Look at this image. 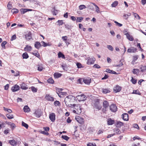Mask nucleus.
<instances>
[{
	"label": "nucleus",
	"instance_id": "28",
	"mask_svg": "<svg viewBox=\"0 0 146 146\" xmlns=\"http://www.w3.org/2000/svg\"><path fill=\"white\" fill-rule=\"evenodd\" d=\"M58 56L59 58H62L65 59V57L64 55L62 53L60 52H59L58 54Z\"/></svg>",
	"mask_w": 146,
	"mask_h": 146
},
{
	"label": "nucleus",
	"instance_id": "43",
	"mask_svg": "<svg viewBox=\"0 0 146 146\" xmlns=\"http://www.w3.org/2000/svg\"><path fill=\"white\" fill-rule=\"evenodd\" d=\"M54 105L56 106H60V104L59 101H56L54 102Z\"/></svg>",
	"mask_w": 146,
	"mask_h": 146
},
{
	"label": "nucleus",
	"instance_id": "55",
	"mask_svg": "<svg viewBox=\"0 0 146 146\" xmlns=\"http://www.w3.org/2000/svg\"><path fill=\"white\" fill-rule=\"evenodd\" d=\"M107 48L109 50H111V51H113V47L110 45H108L107 46Z\"/></svg>",
	"mask_w": 146,
	"mask_h": 146
},
{
	"label": "nucleus",
	"instance_id": "22",
	"mask_svg": "<svg viewBox=\"0 0 146 146\" xmlns=\"http://www.w3.org/2000/svg\"><path fill=\"white\" fill-rule=\"evenodd\" d=\"M106 71L108 73L111 74H117V73L115 71L112 70H110V69H108V68L106 69Z\"/></svg>",
	"mask_w": 146,
	"mask_h": 146
},
{
	"label": "nucleus",
	"instance_id": "54",
	"mask_svg": "<svg viewBox=\"0 0 146 146\" xmlns=\"http://www.w3.org/2000/svg\"><path fill=\"white\" fill-rule=\"evenodd\" d=\"M120 63L119 64H117L115 65V66L116 67H119L122 66L123 65V63L122 62H121V60L120 61Z\"/></svg>",
	"mask_w": 146,
	"mask_h": 146
},
{
	"label": "nucleus",
	"instance_id": "2",
	"mask_svg": "<svg viewBox=\"0 0 146 146\" xmlns=\"http://www.w3.org/2000/svg\"><path fill=\"white\" fill-rule=\"evenodd\" d=\"M76 110H74L73 112L78 114H80L82 112V108L81 106L79 105L75 106Z\"/></svg>",
	"mask_w": 146,
	"mask_h": 146
},
{
	"label": "nucleus",
	"instance_id": "6",
	"mask_svg": "<svg viewBox=\"0 0 146 146\" xmlns=\"http://www.w3.org/2000/svg\"><path fill=\"white\" fill-rule=\"evenodd\" d=\"M121 90V88L118 85H116L113 89V92L115 93L119 92Z\"/></svg>",
	"mask_w": 146,
	"mask_h": 146
},
{
	"label": "nucleus",
	"instance_id": "33",
	"mask_svg": "<svg viewBox=\"0 0 146 146\" xmlns=\"http://www.w3.org/2000/svg\"><path fill=\"white\" fill-rule=\"evenodd\" d=\"M132 94H135L139 95H141V93L139 92V90H134L133 91V92L132 93Z\"/></svg>",
	"mask_w": 146,
	"mask_h": 146
},
{
	"label": "nucleus",
	"instance_id": "9",
	"mask_svg": "<svg viewBox=\"0 0 146 146\" xmlns=\"http://www.w3.org/2000/svg\"><path fill=\"white\" fill-rule=\"evenodd\" d=\"M20 89L19 86L17 84H15L12 87L11 90L13 92H14L18 91Z\"/></svg>",
	"mask_w": 146,
	"mask_h": 146
},
{
	"label": "nucleus",
	"instance_id": "8",
	"mask_svg": "<svg viewBox=\"0 0 146 146\" xmlns=\"http://www.w3.org/2000/svg\"><path fill=\"white\" fill-rule=\"evenodd\" d=\"M110 109L111 111L115 112L117 110V108L115 104H112L110 106Z\"/></svg>",
	"mask_w": 146,
	"mask_h": 146
},
{
	"label": "nucleus",
	"instance_id": "48",
	"mask_svg": "<svg viewBox=\"0 0 146 146\" xmlns=\"http://www.w3.org/2000/svg\"><path fill=\"white\" fill-rule=\"evenodd\" d=\"M22 125L23 126L25 127L26 129H27L28 127V125L24 122L23 121H22Z\"/></svg>",
	"mask_w": 146,
	"mask_h": 146
},
{
	"label": "nucleus",
	"instance_id": "39",
	"mask_svg": "<svg viewBox=\"0 0 146 146\" xmlns=\"http://www.w3.org/2000/svg\"><path fill=\"white\" fill-rule=\"evenodd\" d=\"M83 19V18L82 17H78L76 19V22H81Z\"/></svg>",
	"mask_w": 146,
	"mask_h": 146
},
{
	"label": "nucleus",
	"instance_id": "46",
	"mask_svg": "<svg viewBox=\"0 0 146 146\" xmlns=\"http://www.w3.org/2000/svg\"><path fill=\"white\" fill-rule=\"evenodd\" d=\"M79 8L80 10H82L86 8L85 5H80L79 6Z\"/></svg>",
	"mask_w": 146,
	"mask_h": 146
},
{
	"label": "nucleus",
	"instance_id": "45",
	"mask_svg": "<svg viewBox=\"0 0 146 146\" xmlns=\"http://www.w3.org/2000/svg\"><path fill=\"white\" fill-rule=\"evenodd\" d=\"M6 116L9 119H13L14 117L13 115H11L9 113L7 114Z\"/></svg>",
	"mask_w": 146,
	"mask_h": 146
},
{
	"label": "nucleus",
	"instance_id": "32",
	"mask_svg": "<svg viewBox=\"0 0 146 146\" xmlns=\"http://www.w3.org/2000/svg\"><path fill=\"white\" fill-rule=\"evenodd\" d=\"M102 92L104 94H107L108 93L110 92V89H102Z\"/></svg>",
	"mask_w": 146,
	"mask_h": 146
},
{
	"label": "nucleus",
	"instance_id": "17",
	"mask_svg": "<svg viewBox=\"0 0 146 146\" xmlns=\"http://www.w3.org/2000/svg\"><path fill=\"white\" fill-rule=\"evenodd\" d=\"M107 123L108 125H112L114 123L115 121L111 118H109L108 119Z\"/></svg>",
	"mask_w": 146,
	"mask_h": 146
},
{
	"label": "nucleus",
	"instance_id": "63",
	"mask_svg": "<svg viewBox=\"0 0 146 146\" xmlns=\"http://www.w3.org/2000/svg\"><path fill=\"white\" fill-rule=\"evenodd\" d=\"M16 38V36L15 35H13L11 37V40L13 41L14 40H15Z\"/></svg>",
	"mask_w": 146,
	"mask_h": 146
},
{
	"label": "nucleus",
	"instance_id": "12",
	"mask_svg": "<svg viewBox=\"0 0 146 146\" xmlns=\"http://www.w3.org/2000/svg\"><path fill=\"white\" fill-rule=\"evenodd\" d=\"M31 33L29 32L25 35L26 39L27 40H30L32 38Z\"/></svg>",
	"mask_w": 146,
	"mask_h": 146
},
{
	"label": "nucleus",
	"instance_id": "16",
	"mask_svg": "<svg viewBox=\"0 0 146 146\" xmlns=\"http://www.w3.org/2000/svg\"><path fill=\"white\" fill-rule=\"evenodd\" d=\"M31 11V9H27L22 8L20 9V11L21 14H24L28 11Z\"/></svg>",
	"mask_w": 146,
	"mask_h": 146
},
{
	"label": "nucleus",
	"instance_id": "35",
	"mask_svg": "<svg viewBox=\"0 0 146 146\" xmlns=\"http://www.w3.org/2000/svg\"><path fill=\"white\" fill-rule=\"evenodd\" d=\"M38 70L40 71H42L43 69L42 65H37Z\"/></svg>",
	"mask_w": 146,
	"mask_h": 146
},
{
	"label": "nucleus",
	"instance_id": "23",
	"mask_svg": "<svg viewBox=\"0 0 146 146\" xmlns=\"http://www.w3.org/2000/svg\"><path fill=\"white\" fill-rule=\"evenodd\" d=\"M62 89H58V93L57 92V94H58L60 98L61 97V95H64L65 94L64 92H61V91H62Z\"/></svg>",
	"mask_w": 146,
	"mask_h": 146
},
{
	"label": "nucleus",
	"instance_id": "44",
	"mask_svg": "<svg viewBox=\"0 0 146 146\" xmlns=\"http://www.w3.org/2000/svg\"><path fill=\"white\" fill-rule=\"evenodd\" d=\"M47 81L48 83L52 84H53L54 82V80L52 78H50L48 79Z\"/></svg>",
	"mask_w": 146,
	"mask_h": 146
},
{
	"label": "nucleus",
	"instance_id": "64",
	"mask_svg": "<svg viewBox=\"0 0 146 146\" xmlns=\"http://www.w3.org/2000/svg\"><path fill=\"white\" fill-rule=\"evenodd\" d=\"M93 67L97 68H100L101 67L98 65L97 64H94Z\"/></svg>",
	"mask_w": 146,
	"mask_h": 146
},
{
	"label": "nucleus",
	"instance_id": "47",
	"mask_svg": "<svg viewBox=\"0 0 146 146\" xmlns=\"http://www.w3.org/2000/svg\"><path fill=\"white\" fill-rule=\"evenodd\" d=\"M133 15L136 18L139 19H140V17L136 13H133Z\"/></svg>",
	"mask_w": 146,
	"mask_h": 146
},
{
	"label": "nucleus",
	"instance_id": "61",
	"mask_svg": "<svg viewBox=\"0 0 146 146\" xmlns=\"http://www.w3.org/2000/svg\"><path fill=\"white\" fill-rule=\"evenodd\" d=\"M65 28L67 29H71V26L68 25H65Z\"/></svg>",
	"mask_w": 146,
	"mask_h": 146
},
{
	"label": "nucleus",
	"instance_id": "58",
	"mask_svg": "<svg viewBox=\"0 0 146 146\" xmlns=\"http://www.w3.org/2000/svg\"><path fill=\"white\" fill-rule=\"evenodd\" d=\"M76 65L78 68H80L82 67V65L80 63L77 62L76 63Z\"/></svg>",
	"mask_w": 146,
	"mask_h": 146
},
{
	"label": "nucleus",
	"instance_id": "20",
	"mask_svg": "<svg viewBox=\"0 0 146 146\" xmlns=\"http://www.w3.org/2000/svg\"><path fill=\"white\" fill-rule=\"evenodd\" d=\"M109 106V103L106 100L104 101L103 102V106L104 108H106Z\"/></svg>",
	"mask_w": 146,
	"mask_h": 146
},
{
	"label": "nucleus",
	"instance_id": "34",
	"mask_svg": "<svg viewBox=\"0 0 146 146\" xmlns=\"http://www.w3.org/2000/svg\"><path fill=\"white\" fill-rule=\"evenodd\" d=\"M83 81L85 84H89L91 82V80L89 79H83Z\"/></svg>",
	"mask_w": 146,
	"mask_h": 146
},
{
	"label": "nucleus",
	"instance_id": "18",
	"mask_svg": "<svg viewBox=\"0 0 146 146\" xmlns=\"http://www.w3.org/2000/svg\"><path fill=\"white\" fill-rule=\"evenodd\" d=\"M96 103L94 104V107L98 109H100V107H99L98 104H99V100L98 99H97L95 100Z\"/></svg>",
	"mask_w": 146,
	"mask_h": 146
},
{
	"label": "nucleus",
	"instance_id": "60",
	"mask_svg": "<svg viewBox=\"0 0 146 146\" xmlns=\"http://www.w3.org/2000/svg\"><path fill=\"white\" fill-rule=\"evenodd\" d=\"M87 146H96V144L95 143L93 144L91 143H89L87 144Z\"/></svg>",
	"mask_w": 146,
	"mask_h": 146
},
{
	"label": "nucleus",
	"instance_id": "3",
	"mask_svg": "<svg viewBox=\"0 0 146 146\" xmlns=\"http://www.w3.org/2000/svg\"><path fill=\"white\" fill-rule=\"evenodd\" d=\"M71 97V96H69L68 97H67L65 98L64 100L65 104L67 106L69 107H71L72 106H73V107L75 106H76V104H69L68 102V101H70L71 100V98L70 97Z\"/></svg>",
	"mask_w": 146,
	"mask_h": 146
},
{
	"label": "nucleus",
	"instance_id": "30",
	"mask_svg": "<svg viewBox=\"0 0 146 146\" xmlns=\"http://www.w3.org/2000/svg\"><path fill=\"white\" fill-rule=\"evenodd\" d=\"M77 121L81 124H83L84 121L83 119L81 118L76 119Z\"/></svg>",
	"mask_w": 146,
	"mask_h": 146
},
{
	"label": "nucleus",
	"instance_id": "27",
	"mask_svg": "<svg viewBox=\"0 0 146 146\" xmlns=\"http://www.w3.org/2000/svg\"><path fill=\"white\" fill-rule=\"evenodd\" d=\"M62 74L58 72H56L54 73V77L56 78H59L61 76Z\"/></svg>",
	"mask_w": 146,
	"mask_h": 146
},
{
	"label": "nucleus",
	"instance_id": "26",
	"mask_svg": "<svg viewBox=\"0 0 146 146\" xmlns=\"http://www.w3.org/2000/svg\"><path fill=\"white\" fill-rule=\"evenodd\" d=\"M124 125V123L121 121H118L117 122L116 127H120L121 126Z\"/></svg>",
	"mask_w": 146,
	"mask_h": 146
},
{
	"label": "nucleus",
	"instance_id": "37",
	"mask_svg": "<svg viewBox=\"0 0 146 146\" xmlns=\"http://www.w3.org/2000/svg\"><path fill=\"white\" fill-rule=\"evenodd\" d=\"M33 54L36 56V57L39 58L40 56V55L38 52H32L31 53Z\"/></svg>",
	"mask_w": 146,
	"mask_h": 146
},
{
	"label": "nucleus",
	"instance_id": "31",
	"mask_svg": "<svg viewBox=\"0 0 146 146\" xmlns=\"http://www.w3.org/2000/svg\"><path fill=\"white\" fill-rule=\"evenodd\" d=\"M22 57L23 59H27L29 58V56L27 53L25 52L23 54Z\"/></svg>",
	"mask_w": 146,
	"mask_h": 146
},
{
	"label": "nucleus",
	"instance_id": "53",
	"mask_svg": "<svg viewBox=\"0 0 146 146\" xmlns=\"http://www.w3.org/2000/svg\"><path fill=\"white\" fill-rule=\"evenodd\" d=\"M114 131H115L116 133L119 134L120 133V130L118 128H116L114 129Z\"/></svg>",
	"mask_w": 146,
	"mask_h": 146
},
{
	"label": "nucleus",
	"instance_id": "49",
	"mask_svg": "<svg viewBox=\"0 0 146 146\" xmlns=\"http://www.w3.org/2000/svg\"><path fill=\"white\" fill-rule=\"evenodd\" d=\"M131 81L133 84H135L137 82V80L134 79L133 77H132Z\"/></svg>",
	"mask_w": 146,
	"mask_h": 146
},
{
	"label": "nucleus",
	"instance_id": "41",
	"mask_svg": "<svg viewBox=\"0 0 146 146\" xmlns=\"http://www.w3.org/2000/svg\"><path fill=\"white\" fill-rule=\"evenodd\" d=\"M131 13H128L127 14H124L123 15V17H125V19L127 20L128 18V17L131 16Z\"/></svg>",
	"mask_w": 146,
	"mask_h": 146
},
{
	"label": "nucleus",
	"instance_id": "14",
	"mask_svg": "<svg viewBox=\"0 0 146 146\" xmlns=\"http://www.w3.org/2000/svg\"><path fill=\"white\" fill-rule=\"evenodd\" d=\"M46 99L48 101H54V98L51 96L49 95L46 94L45 97Z\"/></svg>",
	"mask_w": 146,
	"mask_h": 146
},
{
	"label": "nucleus",
	"instance_id": "10",
	"mask_svg": "<svg viewBox=\"0 0 146 146\" xmlns=\"http://www.w3.org/2000/svg\"><path fill=\"white\" fill-rule=\"evenodd\" d=\"M49 118L52 122H54L55 120V113H52L50 114Z\"/></svg>",
	"mask_w": 146,
	"mask_h": 146
},
{
	"label": "nucleus",
	"instance_id": "29",
	"mask_svg": "<svg viewBox=\"0 0 146 146\" xmlns=\"http://www.w3.org/2000/svg\"><path fill=\"white\" fill-rule=\"evenodd\" d=\"M24 111L25 112H28L30 111V109L27 106H25L23 108Z\"/></svg>",
	"mask_w": 146,
	"mask_h": 146
},
{
	"label": "nucleus",
	"instance_id": "36",
	"mask_svg": "<svg viewBox=\"0 0 146 146\" xmlns=\"http://www.w3.org/2000/svg\"><path fill=\"white\" fill-rule=\"evenodd\" d=\"M132 72L134 74H137V73L139 72V70L138 69L134 68Z\"/></svg>",
	"mask_w": 146,
	"mask_h": 146
},
{
	"label": "nucleus",
	"instance_id": "56",
	"mask_svg": "<svg viewBox=\"0 0 146 146\" xmlns=\"http://www.w3.org/2000/svg\"><path fill=\"white\" fill-rule=\"evenodd\" d=\"M138 57L137 56H134L133 57V60L131 62V63H132V62H135V61L137 60L138 59Z\"/></svg>",
	"mask_w": 146,
	"mask_h": 146
},
{
	"label": "nucleus",
	"instance_id": "1",
	"mask_svg": "<svg viewBox=\"0 0 146 146\" xmlns=\"http://www.w3.org/2000/svg\"><path fill=\"white\" fill-rule=\"evenodd\" d=\"M86 60H87L86 62V64L87 65H90L93 64L96 60V59L94 57L90 58V57L86 58Z\"/></svg>",
	"mask_w": 146,
	"mask_h": 146
},
{
	"label": "nucleus",
	"instance_id": "42",
	"mask_svg": "<svg viewBox=\"0 0 146 146\" xmlns=\"http://www.w3.org/2000/svg\"><path fill=\"white\" fill-rule=\"evenodd\" d=\"M18 10L16 9H13L11 10V12L13 13H17L18 12Z\"/></svg>",
	"mask_w": 146,
	"mask_h": 146
},
{
	"label": "nucleus",
	"instance_id": "25",
	"mask_svg": "<svg viewBox=\"0 0 146 146\" xmlns=\"http://www.w3.org/2000/svg\"><path fill=\"white\" fill-rule=\"evenodd\" d=\"M141 72H144L146 70V66L141 65L139 67Z\"/></svg>",
	"mask_w": 146,
	"mask_h": 146
},
{
	"label": "nucleus",
	"instance_id": "4",
	"mask_svg": "<svg viewBox=\"0 0 146 146\" xmlns=\"http://www.w3.org/2000/svg\"><path fill=\"white\" fill-rule=\"evenodd\" d=\"M76 98L79 101H84L86 99V96L83 94L77 96Z\"/></svg>",
	"mask_w": 146,
	"mask_h": 146
},
{
	"label": "nucleus",
	"instance_id": "62",
	"mask_svg": "<svg viewBox=\"0 0 146 146\" xmlns=\"http://www.w3.org/2000/svg\"><path fill=\"white\" fill-rule=\"evenodd\" d=\"M137 47H138L139 48V50H140L142 51L143 50L140 44V43H137Z\"/></svg>",
	"mask_w": 146,
	"mask_h": 146
},
{
	"label": "nucleus",
	"instance_id": "11",
	"mask_svg": "<svg viewBox=\"0 0 146 146\" xmlns=\"http://www.w3.org/2000/svg\"><path fill=\"white\" fill-rule=\"evenodd\" d=\"M34 114L35 115L36 117L39 118L40 117L42 113L40 111L37 110L35 111Z\"/></svg>",
	"mask_w": 146,
	"mask_h": 146
},
{
	"label": "nucleus",
	"instance_id": "13",
	"mask_svg": "<svg viewBox=\"0 0 146 146\" xmlns=\"http://www.w3.org/2000/svg\"><path fill=\"white\" fill-rule=\"evenodd\" d=\"M123 119L126 121H127L129 120V116L127 113H124L122 115Z\"/></svg>",
	"mask_w": 146,
	"mask_h": 146
},
{
	"label": "nucleus",
	"instance_id": "5",
	"mask_svg": "<svg viewBox=\"0 0 146 146\" xmlns=\"http://www.w3.org/2000/svg\"><path fill=\"white\" fill-rule=\"evenodd\" d=\"M9 143H10L11 145L13 146H16L17 145H19L21 143L20 141H17L14 139L9 141Z\"/></svg>",
	"mask_w": 146,
	"mask_h": 146
},
{
	"label": "nucleus",
	"instance_id": "57",
	"mask_svg": "<svg viewBox=\"0 0 146 146\" xmlns=\"http://www.w3.org/2000/svg\"><path fill=\"white\" fill-rule=\"evenodd\" d=\"M114 22L116 24V25L119 27H121L122 26V24L118 23L116 21H114Z\"/></svg>",
	"mask_w": 146,
	"mask_h": 146
},
{
	"label": "nucleus",
	"instance_id": "21",
	"mask_svg": "<svg viewBox=\"0 0 146 146\" xmlns=\"http://www.w3.org/2000/svg\"><path fill=\"white\" fill-rule=\"evenodd\" d=\"M32 50V47L29 45H27L24 48V50L27 52L30 51Z\"/></svg>",
	"mask_w": 146,
	"mask_h": 146
},
{
	"label": "nucleus",
	"instance_id": "40",
	"mask_svg": "<svg viewBox=\"0 0 146 146\" xmlns=\"http://www.w3.org/2000/svg\"><path fill=\"white\" fill-rule=\"evenodd\" d=\"M118 4V1H115L111 4V6L112 7H115Z\"/></svg>",
	"mask_w": 146,
	"mask_h": 146
},
{
	"label": "nucleus",
	"instance_id": "52",
	"mask_svg": "<svg viewBox=\"0 0 146 146\" xmlns=\"http://www.w3.org/2000/svg\"><path fill=\"white\" fill-rule=\"evenodd\" d=\"M3 109L5 111H7L9 113H11L12 112V111L10 109H8V108H7L5 107L3 108Z\"/></svg>",
	"mask_w": 146,
	"mask_h": 146
},
{
	"label": "nucleus",
	"instance_id": "15",
	"mask_svg": "<svg viewBox=\"0 0 146 146\" xmlns=\"http://www.w3.org/2000/svg\"><path fill=\"white\" fill-rule=\"evenodd\" d=\"M20 86L21 88L23 90H26L28 88L27 85L25 83H22Z\"/></svg>",
	"mask_w": 146,
	"mask_h": 146
},
{
	"label": "nucleus",
	"instance_id": "24",
	"mask_svg": "<svg viewBox=\"0 0 146 146\" xmlns=\"http://www.w3.org/2000/svg\"><path fill=\"white\" fill-rule=\"evenodd\" d=\"M41 46V44L40 43L38 42H36L35 44V47L37 49H39Z\"/></svg>",
	"mask_w": 146,
	"mask_h": 146
},
{
	"label": "nucleus",
	"instance_id": "50",
	"mask_svg": "<svg viewBox=\"0 0 146 146\" xmlns=\"http://www.w3.org/2000/svg\"><path fill=\"white\" fill-rule=\"evenodd\" d=\"M7 44V42L6 41H3L1 44V46L2 48L5 49V45Z\"/></svg>",
	"mask_w": 146,
	"mask_h": 146
},
{
	"label": "nucleus",
	"instance_id": "59",
	"mask_svg": "<svg viewBox=\"0 0 146 146\" xmlns=\"http://www.w3.org/2000/svg\"><path fill=\"white\" fill-rule=\"evenodd\" d=\"M41 43L42 45V46H44L45 47L46 46L48 45V44L46 43L43 41H42L41 42Z\"/></svg>",
	"mask_w": 146,
	"mask_h": 146
},
{
	"label": "nucleus",
	"instance_id": "19",
	"mask_svg": "<svg viewBox=\"0 0 146 146\" xmlns=\"http://www.w3.org/2000/svg\"><path fill=\"white\" fill-rule=\"evenodd\" d=\"M127 38L129 40L131 41H133V40L134 39L133 36L130 35L128 33H127L125 34Z\"/></svg>",
	"mask_w": 146,
	"mask_h": 146
},
{
	"label": "nucleus",
	"instance_id": "51",
	"mask_svg": "<svg viewBox=\"0 0 146 146\" xmlns=\"http://www.w3.org/2000/svg\"><path fill=\"white\" fill-rule=\"evenodd\" d=\"M31 90L33 92H37V89L36 88H35L34 86H32L31 87Z\"/></svg>",
	"mask_w": 146,
	"mask_h": 146
},
{
	"label": "nucleus",
	"instance_id": "7",
	"mask_svg": "<svg viewBox=\"0 0 146 146\" xmlns=\"http://www.w3.org/2000/svg\"><path fill=\"white\" fill-rule=\"evenodd\" d=\"M137 49L136 48L131 47L128 49L127 52L130 53H135L137 52Z\"/></svg>",
	"mask_w": 146,
	"mask_h": 146
},
{
	"label": "nucleus",
	"instance_id": "38",
	"mask_svg": "<svg viewBox=\"0 0 146 146\" xmlns=\"http://www.w3.org/2000/svg\"><path fill=\"white\" fill-rule=\"evenodd\" d=\"M61 138L66 141H68L70 138L69 137L65 135H62L61 136Z\"/></svg>",
	"mask_w": 146,
	"mask_h": 146
}]
</instances>
